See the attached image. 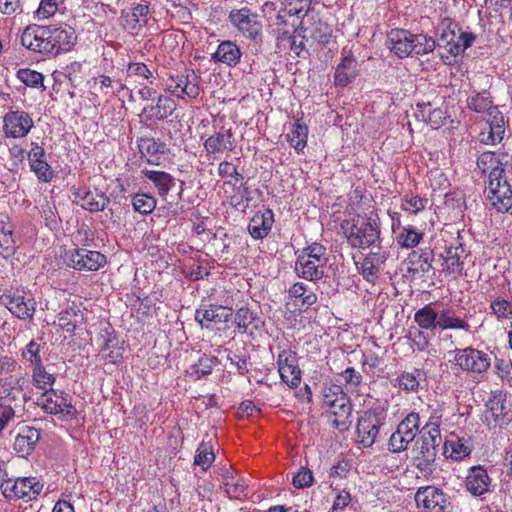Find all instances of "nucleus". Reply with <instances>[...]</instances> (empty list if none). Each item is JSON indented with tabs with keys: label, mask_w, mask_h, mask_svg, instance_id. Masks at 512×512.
<instances>
[{
	"label": "nucleus",
	"mask_w": 512,
	"mask_h": 512,
	"mask_svg": "<svg viewBox=\"0 0 512 512\" xmlns=\"http://www.w3.org/2000/svg\"><path fill=\"white\" fill-rule=\"evenodd\" d=\"M21 44L43 58H54L70 51L77 41L75 30L69 25H28L20 36Z\"/></svg>",
	"instance_id": "nucleus-1"
},
{
	"label": "nucleus",
	"mask_w": 512,
	"mask_h": 512,
	"mask_svg": "<svg viewBox=\"0 0 512 512\" xmlns=\"http://www.w3.org/2000/svg\"><path fill=\"white\" fill-rule=\"evenodd\" d=\"M441 442L439 425L432 422L426 423L412 449L413 465L424 475L432 472Z\"/></svg>",
	"instance_id": "nucleus-2"
},
{
	"label": "nucleus",
	"mask_w": 512,
	"mask_h": 512,
	"mask_svg": "<svg viewBox=\"0 0 512 512\" xmlns=\"http://www.w3.org/2000/svg\"><path fill=\"white\" fill-rule=\"evenodd\" d=\"M328 261L326 247L314 242L298 253L294 270L298 277L317 282L326 276Z\"/></svg>",
	"instance_id": "nucleus-3"
},
{
	"label": "nucleus",
	"mask_w": 512,
	"mask_h": 512,
	"mask_svg": "<svg viewBox=\"0 0 512 512\" xmlns=\"http://www.w3.org/2000/svg\"><path fill=\"white\" fill-rule=\"evenodd\" d=\"M345 235L347 243L353 249L366 250L382 243L379 220L367 215L353 217Z\"/></svg>",
	"instance_id": "nucleus-4"
},
{
	"label": "nucleus",
	"mask_w": 512,
	"mask_h": 512,
	"mask_svg": "<svg viewBox=\"0 0 512 512\" xmlns=\"http://www.w3.org/2000/svg\"><path fill=\"white\" fill-rule=\"evenodd\" d=\"M0 303L5 306L13 316L23 321L32 320L36 311V301L34 297L23 288L5 289L0 296Z\"/></svg>",
	"instance_id": "nucleus-5"
},
{
	"label": "nucleus",
	"mask_w": 512,
	"mask_h": 512,
	"mask_svg": "<svg viewBox=\"0 0 512 512\" xmlns=\"http://www.w3.org/2000/svg\"><path fill=\"white\" fill-rule=\"evenodd\" d=\"M504 168L497 167L489 173L487 199L498 212H508L512 207V190L506 179L503 178Z\"/></svg>",
	"instance_id": "nucleus-6"
},
{
	"label": "nucleus",
	"mask_w": 512,
	"mask_h": 512,
	"mask_svg": "<svg viewBox=\"0 0 512 512\" xmlns=\"http://www.w3.org/2000/svg\"><path fill=\"white\" fill-rule=\"evenodd\" d=\"M386 422V416L376 409L364 411L357 420V442L364 448L372 447Z\"/></svg>",
	"instance_id": "nucleus-7"
},
{
	"label": "nucleus",
	"mask_w": 512,
	"mask_h": 512,
	"mask_svg": "<svg viewBox=\"0 0 512 512\" xmlns=\"http://www.w3.org/2000/svg\"><path fill=\"white\" fill-rule=\"evenodd\" d=\"M3 496L9 500L36 499L43 489V483L36 477H19L15 480L6 479L0 485Z\"/></svg>",
	"instance_id": "nucleus-8"
},
{
	"label": "nucleus",
	"mask_w": 512,
	"mask_h": 512,
	"mask_svg": "<svg viewBox=\"0 0 512 512\" xmlns=\"http://www.w3.org/2000/svg\"><path fill=\"white\" fill-rule=\"evenodd\" d=\"M228 19L244 37L255 43L262 42V24L256 12L248 7L233 9L230 11Z\"/></svg>",
	"instance_id": "nucleus-9"
},
{
	"label": "nucleus",
	"mask_w": 512,
	"mask_h": 512,
	"mask_svg": "<svg viewBox=\"0 0 512 512\" xmlns=\"http://www.w3.org/2000/svg\"><path fill=\"white\" fill-rule=\"evenodd\" d=\"M28 380L22 372L11 374L0 379V401L12 405L14 409L27 401L24 388Z\"/></svg>",
	"instance_id": "nucleus-10"
},
{
	"label": "nucleus",
	"mask_w": 512,
	"mask_h": 512,
	"mask_svg": "<svg viewBox=\"0 0 512 512\" xmlns=\"http://www.w3.org/2000/svg\"><path fill=\"white\" fill-rule=\"evenodd\" d=\"M454 352V363L463 371L481 374L491 366V357L484 351L467 347Z\"/></svg>",
	"instance_id": "nucleus-11"
},
{
	"label": "nucleus",
	"mask_w": 512,
	"mask_h": 512,
	"mask_svg": "<svg viewBox=\"0 0 512 512\" xmlns=\"http://www.w3.org/2000/svg\"><path fill=\"white\" fill-rule=\"evenodd\" d=\"M199 80L200 77L194 70L186 69L181 73L169 77L167 89L172 95L178 98H184V96L196 98L200 93Z\"/></svg>",
	"instance_id": "nucleus-12"
},
{
	"label": "nucleus",
	"mask_w": 512,
	"mask_h": 512,
	"mask_svg": "<svg viewBox=\"0 0 512 512\" xmlns=\"http://www.w3.org/2000/svg\"><path fill=\"white\" fill-rule=\"evenodd\" d=\"M34 127L31 115L24 110H10L3 116V133L7 138H24Z\"/></svg>",
	"instance_id": "nucleus-13"
},
{
	"label": "nucleus",
	"mask_w": 512,
	"mask_h": 512,
	"mask_svg": "<svg viewBox=\"0 0 512 512\" xmlns=\"http://www.w3.org/2000/svg\"><path fill=\"white\" fill-rule=\"evenodd\" d=\"M68 266L75 270L97 271L107 263L106 256L99 251L76 248L67 254Z\"/></svg>",
	"instance_id": "nucleus-14"
},
{
	"label": "nucleus",
	"mask_w": 512,
	"mask_h": 512,
	"mask_svg": "<svg viewBox=\"0 0 512 512\" xmlns=\"http://www.w3.org/2000/svg\"><path fill=\"white\" fill-rule=\"evenodd\" d=\"M37 404L49 414H61L63 416L72 417L76 413L71 403V397L63 391L53 389L46 390L38 398Z\"/></svg>",
	"instance_id": "nucleus-15"
},
{
	"label": "nucleus",
	"mask_w": 512,
	"mask_h": 512,
	"mask_svg": "<svg viewBox=\"0 0 512 512\" xmlns=\"http://www.w3.org/2000/svg\"><path fill=\"white\" fill-rule=\"evenodd\" d=\"M27 160L30 170L40 182L49 183L53 180L55 173L47 161V153L43 145L38 142H31L30 149L27 152Z\"/></svg>",
	"instance_id": "nucleus-16"
},
{
	"label": "nucleus",
	"mask_w": 512,
	"mask_h": 512,
	"mask_svg": "<svg viewBox=\"0 0 512 512\" xmlns=\"http://www.w3.org/2000/svg\"><path fill=\"white\" fill-rule=\"evenodd\" d=\"M415 502L424 512H445L448 506L446 495L435 486L420 487L415 494Z\"/></svg>",
	"instance_id": "nucleus-17"
},
{
	"label": "nucleus",
	"mask_w": 512,
	"mask_h": 512,
	"mask_svg": "<svg viewBox=\"0 0 512 512\" xmlns=\"http://www.w3.org/2000/svg\"><path fill=\"white\" fill-rule=\"evenodd\" d=\"M278 371L281 379L290 387H297L301 382V370L296 352L283 350L277 357Z\"/></svg>",
	"instance_id": "nucleus-18"
},
{
	"label": "nucleus",
	"mask_w": 512,
	"mask_h": 512,
	"mask_svg": "<svg viewBox=\"0 0 512 512\" xmlns=\"http://www.w3.org/2000/svg\"><path fill=\"white\" fill-rule=\"evenodd\" d=\"M457 27L452 18L445 16L435 28L436 45L445 48L451 56L459 55V46L454 43Z\"/></svg>",
	"instance_id": "nucleus-19"
},
{
	"label": "nucleus",
	"mask_w": 512,
	"mask_h": 512,
	"mask_svg": "<svg viewBox=\"0 0 512 512\" xmlns=\"http://www.w3.org/2000/svg\"><path fill=\"white\" fill-rule=\"evenodd\" d=\"M353 406L347 395H341L340 399L329 409L330 422L338 432L348 431L352 425Z\"/></svg>",
	"instance_id": "nucleus-20"
},
{
	"label": "nucleus",
	"mask_w": 512,
	"mask_h": 512,
	"mask_svg": "<svg viewBox=\"0 0 512 512\" xmlns=\"http://www.w3.org/2000/svg\"><path fill=\"white\" fill-rule=\"evenodd\" d=\"M487 413L499 425L503 426L512 421V404L502 392H493L486 403Z\"/></svg>",
	"instance_id": "nucleus-21"
},
{
	"label": "nucleus",
	"mask_w": 512,
	"mask_h": 512,
	"mask_svg": "<svg viewBox=\"0 0 512 512\" xmlns=\"http://www.w3.org/2000/svg\"><path fill=\"white\" fill-rule=\"evenodd\" d=\"M232 309L221 305H201L195 312V320L209 328L212 323H224L232 317Z\"/></svg>",
	"instance_id": "nucleus-22"
},
{
	"label": "nucleus",
	"mask_w": 512,
	"mask_h": 512,
	"mask_svg": "<svg viewBox=\"0 0 512 512\" xmlns=\"http://www.w3.org/2000/svg\"><path fill=\"white\" fill-rule=\"evenodd\" d=\"M386 46L398 57L411 56L412 33L404 29H392L386 40Z\"/></svg>",
	"instance_id": "nucleus-23"
},
{
	"label": "nucleus",
	"mask_w": 512,
	"mask_h": 512,
	"mask_svg": "<svg viewBox=\"0 0 512 512\" xmlns=\"http://www.w3.org/2000/svg\"><path fill=\"white\" fill-rule=\"evenodd\" d=\"M40 440V431L34 427L25 426L15 437L13 449L21 457L28 456Z\"/></svg>",
	"instance_id": "nucleus-24"
},
{
	"label": "nucleus",
	"mask_w": 512,
	"mask_h": 512,
	"mask_svg": "<svg viewBox=\"0 0 512 512\" xmlns=\"http://www.w3.org/2000/svg\"><path fill=\"white\" fill-rule=\"evenodd\" d=\"M358 71V63L355 57L351 54L343 56L335 70V86H348L358 76Z\"/></svg>",
	"instance_id": "nucleus-25"
},
{
	"label": "nucleus",
	"mask_w": 512,
	"mask_h": 512,
	"mask_svg": "<svg viewBox=\"0 0 512 512\" xmlns=\"http://www.w3.org/2000/svg\"><path fill=\"white\" fill-rule=\"evenodd\" d=\"M274 223V213L271 209L258 211L251 218L248 231L254 239L265 238L272 229Z\"/></svg>",
	"instance_id": "nucleus-26"
},
{
	"label": "nucleus",
	"mask_w": 512,
	"mask_h": 512,
	"mask_svg": "<svg viewBox=\"0 0 512 512\" xmlns=\"http://www.w3.org/2000/svg\"><path fill=\"white\" fill-rule=\"evenodd\" d=\"M138 148L142 157L152 165H160L166 154V144L158 142L154 138H140Z\"/></svg>",
	"instance_id": "nucleus-27"
},
{
	"label": "nucleus",
	"mask_w": 512,
	"mask_h": 512,
	"mask_svg": "<svg viewBox=\"0 0 512 512\" xmlns=\"http://www.w3.org/2000/svg\"><path fill=\"white\" fill-rule=\"evenodd\" d=\"M176 109V103L168 96L160 95L155 105L144 107L142 115L147 121L164 120L168 118Z\"/></svg>",
	"instance_id": "nucleus-28"
},
{
	"label": "nucleus",
	"mask_w": 512,
	"mask_h": 512,
	"mask_svg": "<svg viewBox=\"0 0 512 512\" xmlns=\"http://www.w3.org/2000/svg\"><path fill=\"white\" fill-rule=\"evenodd\" d=\"M241 56L242 52L239 46L230 40H225L220 42L211 58L214 62H220L229 67H235L240 62Z\"/></svg>",
	"instance_id": "nucleus-29"
},
{
	"label": "nucleus",
	"mask_w": 512,
	"mask_h": 512,
	"mask_svg": "<svg viewBox=\"0 0 512 512\" xmlns=\"http://www.w3.org/2000/svg\"><path fill=\"white\" fill-rule=\"evenodd\" d=\"M464 252V247L461 244L447 248L443 257V272L453 278L461 276L464 268V262L461 261V258Z\"/></svg>",
	"instance_id": "nucleus-30"
},
{
	"label": "nucleus",
	"mask_w": 512,
	"mask_h": 512,
	"mask_svg": "<svg viewBox=\"0 0 512 512\" xmlns=\"http://www.w3.org/2000/svg\"><path fill=\"white\" fill-rule=\"evenodd\" d=\"M15 252L16 241L13 237V226L7 215H0V256L8 259Z\"/></svg>",
	"instance_id": "nucleus-31"
},
{
	"label": "nucleus",
	"mask_w": 512,
	"mask_h": 512,
	"mask_svg": "<svg viewBox=\"0 0 512 512\" xmlns=\"http://www.w3.org/2000/svg\"><path fill=\"white\" fill-rule=\"evenodd\" d=\"M232 138L233 133L231 129H224L222 127L218 132L206 139L204 148L208 154L232 151L234 148Z\"/></svg>",
	"instance_id": "nucleus-32"
},
{
	"label": "nucleus",
	"mask_w": 512,
	"mask_h": 512,
	"mask_svg": "<svg viewBox=\"0 0 512 512\" xmlns=\"http://www.w3.org/2000/svg\"><path fill=\"white\" fill-rule=\"evenodd\" d=\"M490 478L485 469L474 466L466 478V487L475 496H480L489 490Z\"/></svg>",
	"instance_id": "nucleus-33"
},
{
	"label": "nucleus",
	"mask_w": 512,
	"mask_h": 512,
	"mask_svg": "<svg viewBox=\"0 0 512 512\" xmlns=\"http://www.w3.org/2000/svg\"><path fill=\"white\" fill-rule=\"evenodd\" d=\"M149 8L145 4H138L129 11H122L121 24L125 30H135L148 21Z\"/></svg>",
	"instance_id": "nucleus-34"
},
{
	"label": "nucleus",
	"mask_w": 512,
	"mask_h": 512,
	"mask_svg": "<svg viewBox=\"0 0 512 512\" xmlns=\"http://www.w3.org/2000/svg\"><path fill=\"white\" fill-rule=\"evenodd\" d=\"M144 176L151 181L162 198L166 197L169 191L175 186V179L172 175L164 171L143 170Z\"/></svg>",
	"instance_id": "nucleus-35"
},
{
	"label": "nucleus",
	"mask_w": 512,
	"mask_h": 512,
	"mask_svg": "<svg viewBox=\"0 0 512 512\" xmlns=\"http://www.w3.org/2000/svg\"><path fill=\"white\" fill-rule=\"evenodd\" d=\"M286 139L297 153L302 152L307 145L308 127L300 120H297L286 134Z\"/></svg>",
	"instance_id": "nucleus-36"
},
{
	"label": "nucleus",
	"mask_w": 512,
	"mask_h": 512,
	"mask_svg": "<svg viewBox=\"0 0 512 512\" xmlns=\"http://www.w3.org/2000/svg\"><path fill=\"white\" fill-rule=\"evenodd\" d=\"M81 201V206L90 212L103 211L110 203L108 196H106L105 193L98 191L85 192L81 197Z\"/></svg>",
	"instance_id": "nucleus-37"
},
{
	"label": "nucleus",
	"mask_w": 512,
	"mask_h": 512,
	"mask_svg": "<svg viewBox=\"0 0 512 512\" xmlns=\"http://www.w3.org/2000/svg\"><path fill=\"white\" fill-rule=\"evenodd\" d=\"M289 296L300 302L302 306L310 307L317 302V295L303 282L294 283L288 290Z\"/></svg>",
	"instance_id": "nucleus-38"
},
{
	"label": "nucleus",
	"mask_w": 512,
	"mask_h": 512,
	"mask_svg": "<svg viewBox=\"0 0 512 512\" xmlns=\"http://www.w3.org/2000/svg\"><path fill=\"white\" fill-rule=\"evenodd\" d=\"M471 448L466 445L463 439H449L444 443V454L446 457L460 461L469 456Z\"/></svg>",
	"instance_id": "nucleus-39"
},
{
	"label": "nucleus",
	"mask_w": 512,
	"mask_h": 512,
	"mask_svg": "<svg viewBox=\"0 0 512 512\" xmlns=\"http://www.w3.org/2000/svg\"><path fill=\"white\" fill-rule=\"evenodd\" d=\"M437 327L442 330L463 329L467 331L469 329V324L463 319L455 316V313L451 309H445L437 316Z\"/></svg>",
	"instance_id": "nucleus-40"
},
{
	"label": "nucleus",
	"mask_w": 512,
	"mask_h": 512,
	"mask_svg": "<svg viewBox=\"0 0 512 512\" xmlns=\"http://www.w3.org/2000/svg\"><path fill=\"white\" fill-rule=\"evenodd\" d=\"M437 316L431 304H427L415 312L414 321L421 329L434 330L437 327Z\"/></svg>",
	"instance_id": "nucleus-41"
},
{
	"label": "nucleus",
	"mask_w": 512,
	"mask_h": 512,
	"mask_svg": "<svg viewBox=\"0 0 512 512\" xmlns=\"http://www.w3.org/2000/svg\"><path fill=\"white\" fill-rule=\"evenodd\" d=\"M436 40L425 34H412L411 56H423L434 51Z\"/></svg>",
	"instance_id": "nucleus-42"
},
{
	"label": "nucleus",
	"mask_w": 512,
	"mask_h": 512,
	"mask_svg": "<svg viewBox=\"0 0 512 512\" xmlns=\"http://www.w3.org/2000/svg\"><path fill=\"white\" fill-rule=\"evenodd\" d=\"M467 106L476 113L489 112L494 106L490 94L487 91L475 92L467 98Z\"/></svg>",
	"instance_id": "nucleus-43"
},
{
	"label": "nucleus",
	"mask_w": 512,
	"mask_h": 512,
	"mask_svg": "<svg viewBox=\"0 0 512 512\" xmlns=\"http://www.w3.org/2000/svg\"><path fill=\"white\" fill-rule=\"evenodd\" d=\"M420 427V416L417 412H410L397 426V430L400 434L406 436L410 440H414L416 435L421 429Z\"/></svg>",
	"instance_id": "nucleus-44"
},
{
	"label": "nucleus",
	"mask_w": 512,
	"mask_h": 512,
	"mask_svg": "<svg viewBox=\"0 0 512 512\" xmlns=\"http://www.w3.org/2000/svg\"><path fill=\"white\" fill-rule=\"evenodd\" d=\"M223 483L225 485L226 493L231 498H240L241 496H245V492L247 489V486L245 482L237 478L233 472L226 471L225 474H223Z\"/></svg>",
	"instance_id": "nucleus-45"
},
{
	"label": "nucleus",
	"mask_w": 512,
	"mask_h": 512,
	"mask_svg": "<svg viewBox=\"0 0 512 512\" xmlns=\"http://www.w3.org/2000/svg\"><path fill=\"white\" fill-rule=\"evenodd\" d=\"M425 373L422 370L416 369L413 372H403L398 378L400 389L406 392H417L420 386V381L424 380Z\"/></svg>",
	"instance_id": "nucleus-46"
},
{
	"label": "nucleus",
	"mask_w": 512,
	"mask_h": 512,
	"mask_svg": "<svg viewBox=\"0 0 512 512\" xmlns=\"http://www.w3.org/2000/svg\"><path fill=\"white\" fill-rule=\"evenodd\" d=\"M81 320L82 314L73 307L61 311L58 315L59 326L68 333H73Z\"/></svg>",
	"instance_id": "nucleus-47"
},
{
	"label": "nucleus",
	"mask_w": 512,
	"mask_h": 512,
	"mask_svg": "<svg viewBox=\"0 0 512 512\" xmlns=\"http://www.w3.org/2000/svg\"><path fill=\"white\" fill-rule=\"evenodd\" d=\"M258 321L257 317L246 307H241L237 310L235 315V322L238 329L242 333L252 334L253 329H257L258 325L255 323Z\"/></svg>",
	"instance_id": "nucleus-48"
},
{
	"label": "nucleus",
	"mask_w": 512,
	"mask_h": 512,
	"mask_svg": "<svg viewBox=\"0 0 512 512\" xmlns=\"http://www.w3.org/2000/svg\"><path fill=\"white\" fill-rule=\"evenodd\" d=\"M215 460V455L212 449V445L208 442L202 441L196 450L194 457V464L206 471Z\"/></svg>",
	"instance_id": "nucleus-49"
},
{
	"label": "nucleus",
	"mask_w": 512,
	"mask_h": 512,
	"mask_svg": "<svg viewBox=\"0 0 512 512\" xmlns=\"http://www.w3.org/2000/svg\"><path fill=\"white\" fill-rule=\"evenodd\" d=\"M32 382L35 387L46 391L48 388L51 389L55 382V377L52 374L46 372L43 364H40L33 367Z\"/></svg>",
	"instance_id": "nucleus-50"
},
{
	"label": "nucleus",
	"mask_w": 512,
	"mask_h": 512,
	"mask_svg": "<svg viewBox=\"0 0 512 512\" xmlns=\"http://www.w3.org/2000/svg\"><path fill=\"white\" fill-rule=\"evenodd\" d=\"M410 263L412 265L417 264L418 266L413 268L409 267L408 271L413 272L414 274L416 272L421 273H428L430 269L432 268V251H422L420 254H417L416 252H413L411 256L409 257Z\"/></svg>",
	"instance_id": "nucleus-51"
},
{
	"label": "nucleus",
	"mask_w": 512,
	"mask_h": 512,
	"mask_svg": "<svg viewBox=\"0 0 512 512\" xmlns=\"http://www.w3.org/2000/svg\"><path fill=\"white\" fill-rule=\"evenodd\" d=\"M423 238V233L416 231L412 227H403L397 236V243L402 248L411 249L416 247Z\"/></svg>",
	"instance_id": "nucleus-52"
},
{
	"label": "nucleus",
	"mask_w": 512,
	"mask_h": 512,
	"mask_svg": "<svg viewBox=\"0 0 512 512\" xmlns=\"http://www.w3.org/2000/svg\"><path fill=\"white\" fill-rule=\"evenodd\" d=\"M156 199L152 195L145 193H136L132 197V205L135 211L148 215L153 212L156 207Z\"/></svg>",
	"instance_id": "nucleus-53"
},
{
	"label": "nucleus",
	"mask_w": 512,
	"mask_h": 512,
	"mask_svg": "<svg viewBox=\"0 0 512 512\" xmlns=\"http://www.w3.org/2000/svg\"><path fill=\"white\" fill-rule=\"evenodd\" d=\"M504 165L505 163L503 162V159L495 152L485 151L477 158V167L482 171V173H486L489 169L492 171L497 167L503 168Z\"/></svg>",
	"instance_id": "nucleus-54"
},
{
	"label": "nucleus",
	"mask_w": 512,
	"mask_h": 512,
	"mask_svg": "<svg viewBox=\"0 0 512 512\" xmlns=\"http://www.w3.org/2000/svg\"><path fill=\"white\" fill-rule=\"evenodd\" d=\"M216 362V357H208L203 355L198 359L197 363L190 367V375L195 376L196 379L205 377L211 374Z\"/></svg>",
	"instance_id": "nucleus-55"
},
{
	"label": "nucleus",
	"mask_w": 512,
	"mask_h": 512,
	"mask_svg": "<svg viewBox=\"0 0 512 512\" xmlns=\"http://www.w3.org/2000/svg\"><path fill=\"white\" fill-rule=\"evenodd\" d=\"M40 350V344L36 340H31L21 350V357L25 362L29 363L32 367H35L37 365L43 364Z\"/></svg>",
	"instance_id": "nucleus-56"
},
{
	"label": "nucleus",
	"mask_w": 512,
	"mask_h": 512,
	"mask_svg": "<svg viewBox=\"0 0 512 512\" xmlns=\"http://www.w3.org/2000/svg\"><path fill=\"white\" fill-rule=\"evenodd\" d=\"M17 77L22 83H24L28 87L45 89L43 85L44 76L40 72L28 68L20 69L17 72Z\"/></svg>",
	"instance_id": "nucleus-57"
},
{
	"label": "nucleus",
	"mask_w": 512,
	"mask_h": 512,
	"mask_svg": "<svg viewBox=\"0 0 512 512\" xmlns=\"http://www.w3.org/2000/svg\"><path fill=\"white\" fill-rule=\"evenodd\" d=\"M427 204L428 200L426 198H421L417 195L406 194L402 200L401 207L404 211L417 214L418 212L424 210Z\"/></svg>",
	"instance_id": "nucleus-58"
},
{
	"label": "nucleus",
	"mask_w": 512,
	"mask_h": 512,
	"mask_svg": "<svg viewBox=\"0 0 512 512\" xmlns=\"http://www.w3.org/2000/svg\"><path fill=\"white\" fill-rule=\"evenodd\" d=\"M490 308L493 311V314L496 315L497 318L502 319H511L512 318V302L504 299V298H496L490 304Z\"/></svg>",
	"instance_id": "nucleus-59"
},
{
	"label": "nucleus",
	"mask_w": 512,
	"mask_h": 512,
	"mask_svg": "<svg viewBox=\"0 0 512 512\" xmlns=\"http://www.w3.org/2000/svg\"><path fill=\"white\" fill-rule=\"evenodd\" d=\"M412 442L406 436L400 434V431L396 429L389 438L388 450L392 453H400L408 448V445Z\"/></svg>",
	"instance_id": "nucleus-60"
},
{
	"label": "nucleus",
	"mask_w": 512,
	"mask_h": 512,
	"mask_svg": "<svg viewBox=\"0 0 512 512\" xmlns=\"http://www.w3.org/2000/svg\"><path fill=\"white\" fill-rule=\"evenodd\" d=\"M341 375L347 390L351 392L356 391L363 381L361 373L356 371L353 367L346 368Z\"/></svg>",
	"instance_id": "nucleus-61"
},
{
	"label": "nucleus",
	"mask_w": 512,
	"mask_h": 512,
	"mask_svg": "<svg viewBox=\"0 0 512 512\" xmlns=\"http://www.w3.org/2000/svg\"><path fill=\"white\" fill-rule=\"evenodd\" d=\"M227 358L240 375H245L249 371V357L247 355L229 350Z\"/></svg>",
	"instance_id": "nucleus-62"
},
{
	"label": "nucleus",
	"mask_w": 512,
	"mask_h": 512,
	"mask_svg": "<svg viewBox=\"0 0 512 512\" xmlns=\"http://www.w3.org/2000/svg\"><path fill=\"white\" fill-rule=\"evenodd\" d=\"M127 76L140 77L142 79H149L153 76L152 71L142 62H131L127 66Z\"/></svg>",
	"instance_id": "nucleus-63"
},
{
	"label": "nucleus",
	"mask_w": 512,
	"mask_h": 512,
	"mask_svg": "<svg viewBox=\"0 0 512 512\" xmlns=\"http://www.w3.org/2000/svg\"><path fill=\"white\" fill-rule=\"evenodd\" d=\"M81 71L82 64L79 62H72L64 68V75L68 78L72 87H77L81 83Z\"/></svg>",
	"instance_id": "nucleus-64"
}]
</instances>
